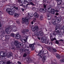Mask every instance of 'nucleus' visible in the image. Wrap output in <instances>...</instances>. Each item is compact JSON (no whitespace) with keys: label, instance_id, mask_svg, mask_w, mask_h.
Listing matches in <instances>:
<instances>
[{"label":"nucleus","instance_id":"1","mask_svg":"<svg viewBox=\"0 0 64 64\" xmlns=\"http://www.w3.org/2000/svg\"><path fill=\"white\" fill-rule=\"evenodd\" d=\"M59 28H60V29H61L60 25L59 26L58 24L56 26L55 31L59 35H62V32L60 31L61 30H58Z\"/></svg>","mask_w":64,"mask_h":64},{"label":"nucleus","instance_id":"2","mask_svg":"<svg viewBox=\"0 0 64 64\" xmlns=\"http://www.w3.org/2000/svg\"><path fill=\"white\" fill-rule=\"evenodd\" d=\"M12 55V53L11 52H9L7 54L6 52H4L2 55H1V56L2 57H5L7 56L8 58H10V56H11Z\"/></svg>","mask_w":64,"mask_h":64},{"label":"nucleus","instance_id":"3","mask_svg":"<svg viewBox=\"0 0 64 64\" xmlns=\"http://www.w3.org/2000/svg\"><path fill=\"white\" fill-rule=\"evenodd\" d=\"M14 9H13V10L12 11L11 10L10 12H9L8 13L10 15H13L14 14V17H16V14L15 13V12H16V10H14V9H16V6H14Z\"/></svg>","mask_w":64,"mask_h":64},{"label":"nucleus","instance_id":"4","mask_svg":"<svg viewBox=\"0 0 64 64\" xmlns=\"http://www.w3.org/2000/svg\"><path fill=\"white\" fill-rule=\"evenodd\" d=\"M34 34L36 36H38L40 35L41 36L44 34V32L42 31H40V32L37 31V32H34Z\"/></svg>","mask_w":64,"mask_h":64},{"label":"nucleus","instance_id":"5","mask_svg":"<svg viewBox=\"0 0 64 64\" xmlns=\"http://www.w3.org/2000/svg\"><path fill=\"white\" fill-rule=\"evenodd\" d=\"M31 29L32 31L34 32L35 30L38 31L39 29V28H38V26H32Z\"/></svg>","mask_w":64,"mask_h":64},{"label":"nucleus","instance_id":"6","mask_svg":"<svg viewBox=\"0 0 64 64\" xmlns=\"http://www.w3.org/2000/svg\"><path fill=\"white\" fill-rule=\"evenodd\" d=\"M22 21L21 22L23 24L25 22H26V24H28L29 22L28 20H26V18H22Z\"/></svg>","mask_w":64,"mask_h":64},{"label":"nucleus","instance_id":"7","mask_svg":"<svg viewBox=\"0 0 64 64\" xmlns=\"http://www.w3.org/2000/svg\"><path fill=\"white\" fill-rule=\"evenodd\" d=\"M55 10L54 8H48V11L49 12H50L52 14H55Z\"/></svg>","mask_w":64,"mask_h":64},{"label":"nucleus","instance_id":"8","mask_svg":"<svg viewBox=\"0 0 64 64\" xmlns=\"http://www.w3.org/2000/svg\"><path fill=\"white\" fill-rule=\"evenodd\" d=\"M16 47L17 48H20V47L23 46V44L22 43H19L18 41H16Z\"/></svg>","mask_w":64,"mask_h":64},{"label":"nucleus","instance_id":"9","mask_svg":"<svg viewBox=\"0 0 64 64\" xmlns=\"http://www.w3.org/2000/svg\"><path fill=\"white\" fill-rule=\"evenodd\" d=\"M27 52V54H30V52L28 50H27V49H25V48H22L20 49V51H22V52H23V51H26Z\"/></svg>","mask_w":64,"mask_h":64},{"label":"nucleus","instance_id":"10","mask_svg":"<svg viewBox=\"0 0 64 64\" xmlns=\"http://www.w3.org/2000/svg\"><path fill=\"white\" fill-rule=\"evenodd\" d=\"M12 30L11 28H6L5 30L6 32V33H7L8 34H9V32L10 33Z\"/></svg>","mask_w":64,"mask_h":64},{"label":"nucleus","instance_id":"11","mask_svg":"<svg viewBox=\"0 0 64 64\" xmlns=\"http://www.w3.org/2000/svg\"><path fill=\"white\" fill-rule=\"evenodd\" d=\"M24 39V40L21 39V41L23 42V43H25L26 42L27 40V37H24L23 38Z\"/></svg>","mask_w":64,"mask_h":64},{"label":"nucleus","instance_id":"12","mask_svg":"<svg viewBox=\"0 0 64 64\" xmlns=\"http://www.w3.org/2000/svg\"><path fill=\"white\" fill-rule=\"evenodd\" d=\"M61 19L59 17L57 18L56 19V21L57 22V23H60V22H61Z\"/></svg>","mask_w":64,"mask_h":64},{"label":"nucleus","instance_id":"13","mask_svg":"<svg viewBox=\"0 0 64 64\" xmlns=\"http://www.w3.org/2000/svg\"><path fill=\"white\" fill-rule=\"evenodd\" d=\"M28 31H29V30H22V32L24 34H25L27 33V32H28Z\"/></svg>","mask_w":64,"mask_h":64},{"label":"nucleus","instance_id":"14","mask_svg":"<svg viewBox=\"0 0 64 64\" xmlns=\"http://www.w3.org/2000/svg\"><path fill=\"white\" fill-rule=\"evenodd\" d=\"M43 53H44V50H42L40 52H39V53H38V56H40L41 55L43 54Z\"/></svg>","mask_w":64,"mask_h":64},{"label":"nucleus","instance_id":"15","mask_svg":"<svg viewBox=\"0 0 64 64\" xmlns=\"http://www.w3.org/2000/svg\"><path fill=\"white\" fill-rule=\"evenodd\" d=\"M34 44H30V48H31V49H33L32 50H34V49H35V47L34 46Z\"/></svg>","mask_w":64,"mask_h":64},{"label":"nucleus","instance_id":"16","mask_svg":"<svg viewBox=\"0 0 64 64\" xmlns=\"http://www.w3.org/2000/svg\"><path fill=\"white\" fill-rule=\"evenodd\" d=\"M19 33H18L16 34V39H18L21 38V36L20 35H19Z\"/></svg>","mask_w":64,"mask_h":64},{"label":"nucleus","instance_id":"17","mask_svg":"<svg viewBox=\"0 0 64 64\" xmlns=\"http://www.w3.org/2000/svg\"><path fill=\"white\" fill-rule=\"evenodd\" d=\"M26 59L27 61V62H30V61H32V60L29 57H28L26 58Z\"/></svg>","mask_w":64,"mask_h":64},{"label":"nucleus","instance_id":"18","mask_svg":"<svg viewBox=\"0 0 64 64\" xmlns=\"http://www.w3.org/2000/svg\"><path fill=\"white\" fill-rule=\"evenodd\" d=\"M14 9V8H12V9L10 8H7L6 10V12L8 13L9 12H10L11 11H13Z\"/></svg>","mask_w":64,"mask_h":64},{"label":"nucleus","instance_id":"19","mask_svg":"<svg viewBox=\"0 0 64 64\" xmlns=\"http://www.w3.org/2000/svg\"><path fill=\"white\" fill-rule=\"evenodd\" d=\"M11 45L12 46V47H13V46H14V45H15L16 46V41L15 40V41L14 42V44L13 42H12L11 44Z\"/></svg>","mask_w":64,"mask_h":64},{"label":"nucleus","instance_id":"20","mask_svg":"<svg viewBox=\"0 0 64 64\" xmlns=\"http://www.w3.org/2000/svg\"><path fill=\"white\" fill-rule=\"evenodd\" d=\"M52 22L53 24H56V20L53 19L52 20Z\"/></svg>","mask_w":64,"mask_h":64},{"label":"nucleus","instance_id":"21","mask_svg":"<svg viewBox=\"0 0 64 64\" xmlns=\"http://www.w3.org/2000/svg\"><path fill=\"white\" fill-rule=\"evenodd\" d=\"M34 16L35 17H36V18H37V17H38V14H37L36 12H35L34 13Z\"/></svg>","mask_w":64,"mask_h":64},{"label":"nucleus","instance_id":"22","mask_svg":"<svg viewBox=\"0 0 64 64\" xmlns=\"http://www.w3.org/2000/svg\"><path fill=\"white\" fill-rule=\"evenodd\" d=\"M58 1L57 2V3L58 5H60L61 3H62V1H61V0H58V1Z\"/></svg>","mask_w":64,"mask_h":64},{"label":"nucleus","instance_id":"23","mask_svg":"<svg viewBox=\"0 0 64 64\" xmlns=\"http://www.w3.org/2000/svg\"><path fill=\"white\" fill-rule=\"evenodd\" d=\"M60 28H61L60 29H63V33L64 34V26H60Z\"/></svg>","mask_w":64,"mask_h":64},{"label":"nucleus","instance_id":"24","mask_svg":"<svg viewBox=\"0 0 64 64\" xmlns=\"http://www.w3.org/2000/svg\"><path fill=\"white\" fill-rule=\"evenodd\" d=\"M40 12H44H44H45V11H44V9H43V8H41L40 10Z\"/></svg>","mask_w":64,"mask_h":64},{"label":"nucleus","instance_id":"25","mask_svg":"<svg viewBox=\"0 0 64 64\" xmlns=\"http://www.w3.org/2000/svg\"><path fill=\"white\" fill-rule=\"evenodd\" d=\"M56 57L58 59H59L60 58V55L57 54V55H56Z\"/></svg>","mask_w":64,"mask_h":64},{"label":"nucleus","instance_id":"26","mask_svg":"<svg viewBox=\"0 0 64 64\" xmlns=\"http://www.w3.org/2000/svg\"><path fill=\"white\" fill-rule=\"evenodd\" d=\"M51 16L50 15L48 16L47 18L48 20H50V19H51V16Z\"/></svg>","mask_w":64,"mask_h":64},{"label":"nucleus","instance_id":"27","mask_svg":"<svg viewBox=\"0 0 64 64\" xmlns=\"http://www.w3.org/2000/svg\"><path fill=\"white\" fill-rule=\"evenodd\" d=\"M60 63H64V59H62L60 60Z\"/></svg>","mask_w":64,"mask_h":64},{"label":"nucleus","instance_id":"28","mask_svg":"<svg viewBox=\"0 0 64 64\" xmlns=\"http://www.w3.org/2000/svg\"><path fill=\"white\" fill-rule=\"evenodd\" d=\"M5 64V62H4L3 61H1L0 62V64Z\"/></svg>","mask_w":64,"mask_h":64},{"label":"nucleus","instance_id":"29","mask_svg":"<svg viewBox=\"0 0 64 64\" xmlns=\"http://www.w3.org/2000/svg\"><path fill=\"white\" fill-rule=\"evenodd\" d=\"M10 35L11 36H12V37H13L15 36V34H14L13 33L10 34Z\"/></svg>","mask_w":64,"mask_h":64},{"label":"nucleus","instance_id":"30","mask_svg":"<svg viewBox=\"0 0 64 64\" xmlns=\"http://www.w3.org/2000/svg\"><path fill=\"white\" fill-rule=\"evenodd\" d=\"M42 61L43 62H44L45 61L46 59H45V58L44 57H43L42 58Z\"/></svg>","mask_w":64,"mask_h":64},{"label":"nucleus","instance_id":"31","mask_svg":"<svg viewBox=\"0 0 64 64\" xmlns=\"http://www.w3.org/2000/svg\"><path fill=\"white\" fill-rule=\"evenodd\" d=\"M3 53H4L3 52V51L0 52V56H1V55H3Z\"/></svg>","mask_w":64,"mask_h":64},{"label":"nucleus","instance_id":"32","mask_svg":"<svg viewBox=\"0 0 64 64\" xmlns=\"http://www.w3.org/2000/svg\"><path fill=\"white\" fill-rule=\"evenodd\" d=\"M27 54L26 53H24L23 55V57H25L26 56H27Z\"/></svg>","mask_w":64,"mask_h":64},{"label":"nucleus","instance_id":"33","mask_svg":"<svg viewBox=\"0 0 64 64\" xmlns=\"http://www.w3.org/2000/svg\"><path fill=\"white\" fill-rule=\"evenodd\" d=\"M54 40H56V39L55 38H52V39H51V40L52 41H53Z\"/></svg>","mask_w":64,"mask_h":64},{"label":"nucleus","instance_id":"34","mask_svg":"<svg viewBox=\"0 0 64 64\" xmlns=\"http://www.w3.org/2000/svg\"><path fill=\"white\" fill-rule=\"evenodd\" d=\"M11 62L10 61H8L6 62V64H10Z\"/></svg>","mask_w":64,"mask_h":64},{"label":"nucleus","instance_id":"35","mask_svg":"<svg viewBox=\"0 0 64 64\" xmlns=\"http://www.w3.org/2000/svg\"><path fill=\"white\" fill-rule=\"evenodd\" d=\"M30 4H31V5H34V6L35 5L32 3V2H30Z\"/></svg>","mask_w":64,"mask_h":64},{"label":"nucleus","instance_id":"36","mask_svg":"<svg viewBox=\"0 0 64 64\" xmlns=\"http://www.w3.org/2000/svg\"><path fill=\"white\" fill-rule=\"evenodd\" d=\"M56 32H53V34L54 35H56Z\"/></svg>","mask_w":64,"mask_h":64},{"label":"nucleus","instance_id":"37","mask_svg":"<svg viewBox=\"0 0 64 64\" xmlns=\"http://www.w3.org/2000/svg\"><path fill=\"white\" fill-rule=\"evenodd\" d=\"M40 20H43V18L42 17L40 16Z\"/></svg>","mask_w":64,"mask_h":64},{"label":"nucleus","instance_id":"38","mask_svg":"<svg viewBox=\"0 0 64 64\" xmlns=\"http://www.w3.org/2000/svg\"><path fill=\"white\" fill-rule=\"evenodd\" d=\"M2 28L1 27V22H0V29H2Z\"/></svg>","mask_w":64,"mask_h":64},{"label":"nucleus","instance_id":"39","mask_svg":"<svg viewBox=\"0 0 64 64\" xmlns=\"http://www.w3.org/2000/svg\"><path fill=\"white\" fill-rule=\"evenodd\" d=\"M44 8H46V5L45 4H44Z\"/></svg>","mask_w":64,"mask_h":64},{"label":"nucleus","instance_id":"40","mask_svg":"<svg viewBox=\"0 0 64 64\" xmlns=\"http://www.w3.org/2000/svg\"><path fill=\"white\" fill-rule=\"evenodd\" d=\"M56 44H59V42L58 40H56Z\"/></svg>","mask_w":64,"mask_h":64},{"label":"nucleus","instance_id":"41","mask_svg":"<svg viewBox=\"0 0 64 64\" xmlns=\"http://www.w3.org/2000/svg\"><path fill=\"white\" fill-rule=\"evenodd\" d=\"M18 63L19 64H21V62L19 61H18Z\"/></svg>","mask_w":64,"mask_h":64},{"label":"nucleus","instance_id":"42","mask_svg":"<svg viewBox=\"0 0 64 64\" xmlns=\"http://www.w3.org/2000/svg\"><path fill=\"white\" fill-rule=\"evenodd\" d=\"M16 18L18 17H19V14H16Z\"/></svg>","mask_w":64,"mask_h":64},{"label":"nucleus","instance_id":"43","mask_svg":"<svg viewBox=\"0 0 64 64\" xmlns=\"http://www.w3.org/2000/svg\"><path fill=\"white\" fill-rule=\"evenodd\" d=\"M53 50L54 51V52H56L57 51V50L55 49H53Z\"/></svg>","mask_w":64,"mask_h":64},{"label":"nucleus","instance_id":"44","mask_svg":"<svg viewBox=\"0 0 64 64\" xmlns=\"http://www.w3.org/2000/svg\"><path fill=\"white\" fill-rule=\"evenodd\" d=\"M36 19H35L33 20V22H36Z\"/></svg>","mask_w":64,"mask_h":64},{"label":"nucleus","instance_id":"45","mask_svg":"<svg viewBox=\"0 0 64 64\" xmlns=\"http://www.w3.org/2000/svg\"><path fill=\"white\" fill-rule=\"evenodd\" d=\"M55 12H59V10H55Z\"/></svg>","mask_w":64,"mask_h":64},{"label":"nucleus","instance_id":"46","mask_svg":"<svg viewBox=\"0 0 64 64\" xmlns=\"http://www.w3.org/2000/svg\"><path fill=\"white\" fill-rule=\"evenodd\" d=\"M56 15H59V14L58 13H57L56 14Z\"/></svg>","mask_w":64,"mask_h":64},{"label":"nucleus","instance_id":"47","mask_svg":"<svg viewBox=\"0 0 64 64\" xmlns=\"http://www.w3.org/2000/svg\"><path fill=\"white\" fill-rule=\"evenodd\" d=\"M22 11H24V9H23V8H22Z\"/></svg>","mask_w":64,"mask_h":64},{"label":"nucleus","instance_id":"48","mask_svg":"<svg viewBox=\"0 0 64 64\" xmlns=\"http://www.w3.org/2000/svg\"><path fill=\"white\" fill-rule=\"evenodd\" d=\"M17 24H20V22L19 21H18L17 22Z\"/></svg>","mask_w":64,"mask_h":64},{"label":"nucleus","instance_id":"49","mask_svg":"<svg viewBox=\"0 0 64 64\" xmlns=\"http://www.w3.org/2000/svg\"><path fill=\"white\" fill-rule=\"evenodd\" d=\"M24 4H26V3H27V2L24 1Z\"/></svg>","mask_w":64,"mask_h":64},{"label":"nucleus","instance_id":"50","mask_svg":"<svg viewBox=\"0 0 64 64\" xmlns=\"http://www.w3.org/2000/svg\"><path fill=\"white\" fill-rule=\"evenodd\" d=\"M38 38L39 39V40H40V38L39 37H38Z\"/></svg>","mask_w":64,"mask_h":64},{"label":"nucleus","instance_id":"51","mask_svg":"<svg viewBox=\"0 0 64 64\" xmlns=\"http://www.w3.org/2000/svg\"><path fill=\"white\" fill-rule=\"evenodd\" d=\"M31 24H34L33 22H32Z\"/></svg>","mask_w":64,"mask_h":64},{"label":"nucleus","instance_id":"52","mask_svg":"<svg viewBox=\"0 0 64 64\" xmlns=\"http://www.w3.org/2000/svg\"><path fill=\"white\" fill-rule=\"evenodd\" d=\"M47 43H48V44L49 43V44H50V42H47Z\"/></svg>","mask_w":64,"mask_h":64},{"label":"nucleus","instance_id":"53","mask_svg":"<svg viewBox=\"0 0 64 64\" xmlns=\"http://www.w3.org/2000/svg\"><path fill=\"white\" fill-rule=\"evenodd\" d=\"M60 41H63V40H60Z\"/></svg>","mask_w":64,"mask_h":64},{"label":"nucleus","instance_id":"54","mask_svg":"<svg viewBox=\"0 0 64 64\" xmlns=\"http://www.w3.org/2000/svg\"><path fill=\"white\" fill-rule=\"evenodd\" d=\"M28 15H29V13H28Z\"/></svg>","mask_w":64,"mask_h":64},{"label":"nucleus","instance_id":"55","mask_svg":"<svg viewBox=\"0 0 64 64\" xmlns=\"http://www.w3.org/2000/svg\"><path fill=\"white\" fill-rule=\"evenodd\" d=\"M1 14V12L0 11V14Z\"/></svg>","mask_w":64,"mask_h":64},{"label":"nucleus","instance_id":"56","mask_svg":"<svg viewBox=\"0 0 64 64\" xmlns=\"http://www.w3.org/2000/svg\"><path fill=\"white\" fill-rule=\"evenodd\" d=\"M29 4H27L26 5L27 6V5H28Z\"/></svg>","mask_w":64,"mask_h":64},{"label":"nucleus","instance_id":"57","mask_svg":"<svg viewBox=\"0 0 64 64\" xmlns=\"http://www.w3.org/2000/svg\"><path fill=\"white\" fill-rule=\"evenodd\" d=\"M16 10H18V8H16Z\"/></svg>","mask_w":64,"mask_h":64},{"label":"nucleus","instance_id":"58","mask_svg":"<svg viewBox=\"0 0 64 64\" xmlns=\"http://www.w3.org/2000/svg\"><path fill=\"white\" fill-rule=\"evenodd\" d=\"M2 31L3 32V33H4V30H2Z\"/></svg>","mask_w":64,"mask_h":64},{"label":"nucleus","instance_id":"59","mask_svg":"<svg viewBox=\"0 0 64 64\" xmlns=\"http://www.w3.org/2000/svg\"><path fill=\"white\" fill-rule=\"evenodd\" d=\"M56 1H58V0H56Z\"/></svg>","mask_w":64,"mask_h":64},{"label":"nucleus","instance_id":"60","mask_svg":"<svg viewBox=\"0 0 64 64\" xmlns=\"http://www.w3.org/2000/svg\"><path fill=\"white\" fill-rule=\"evenodd\" d=\"M30 0V1H32V0Z\"/></svg>","mask_w":64,"mask_h":64},{"label":"nucleus","instance_id":"61","mask_svg":"<svg viewBox=\"0 0 64 64\" xmlns=\"http://www.w3.org/2000/svg\"><path fill=\"white\" fill-rule=\"evenodd\" d=\"M42 40H43V39H42Z\"/></svg>","mask_w":64,"mask_h":64},{"label":"nucleus","instance_id":"62","mask_svg":"<svg viewBox=\"0 0 64 64\" xmlns=\"http://www.w3.org/2000/svg\"><path fill=\"white\" fill-rule=\"evenodd\" d=\"M44 41H45V40H44Z\"/></svg>","mask_w":64,"mask_h":64},{"label":"nucleus","instance_id":"63","mask_svg":"<svg viewBox=\"0 0 64 64\" xmlns=\"http://www.w3.org/2000/svg\"><path fill=\"white\" fill-rule=\"evenodd\" d=\"M56 17H57V16H56Z\"/></svg>","mask_w":64,"mask_h":64},{"label":"nucleus","instance_id":"64","mask_svg":"<svg viewBox=\"0 0 64 64\" xmlns=\"http://www.w3.org/2000/svg\"><path fill=\"white\" fill-rule=\"evenodd\" d=\"M41 58H42V56H41Z\"/></svg>","mask_w":64,"mask_h":64}]
</instances>
